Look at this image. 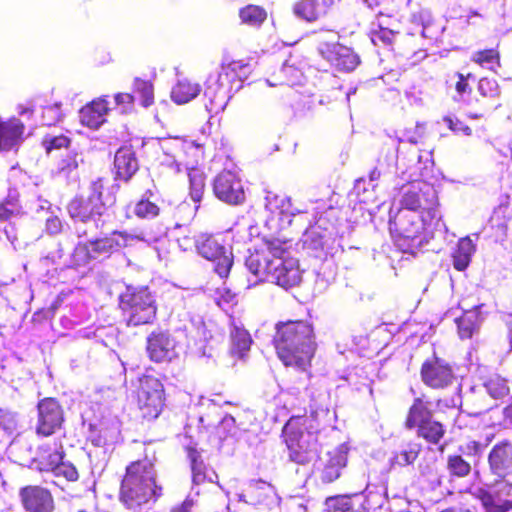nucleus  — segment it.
<instances>
[{
	"label": "nucleus",
	"instance_id": "nucleus-1",
	"mask_svg": "<svg viewBox=\"0 0 512 512\" xmlns=\"http://www.w3.org/2000/svg\"><path fill=\"white\" fill-rule=\"evenodd\" d=\"M156 450L143 444L141 457L129 462L119 487V501L129 511L143 512L163 496Z\"/></svg>",
	"mask_w": 512,
	"mask_h": 512
},
{
	"label": "nucleus",
	"instance_id": "nucleus-2",
	"mask_svg": "<svg viewBox=\"0 0 512 512\" xmlns=\"http://www.w3.org/2000/svg\"><path fill=\"white\" fill-rule=\"evenodd\" d=\"M272 343L277 357L286 367L306 372L317 350L313 324L305 319L278 321Z\"/></svg>",
	"mask_w": 512,
	"mask_h": 512
},
{
	"label": "nucleus",
	"instance_id": "nucleus-3",
	"mask_svg": "<svg viewBox=\"0 0 512 512\" xmlns=\"http://www.w3.org/2000/svg\"><path fill=\"white\" fill-rule=\"evenodd\" d=\"M307 416H291L283 428L288 458L297 465L306 466L316 461L320 454L317 432L319 425L310 424Z\"/></svg>",
	"mask_w": 512,
	"mask_h": 512
},
{
	"label": "nucleus",
	"instance_id": "nucleus-4",
	"mask_svg": "<svg viewBox=\"0 0 512 512\" xmlns=\"http://www.w3.org/2000/svg\"><path fill=\"white\" fill-rule=\"evenodd\" d=\"M118 186L109 184L102 178L93 181L86 195L74 196L67 205L69 216L82 223H87L105 214L117 201Z\"/></svg>",
	"mask_w": 512,
	"mask_h": 512
},
{
	"label": "nucleus",
	"instance_id": "nucleus-5",
	"mask_svg": "<svg viewBox=\"0 0 512 512\" xmlns=\"http://www.w3.org/2000/svg\"><path fill=\"white\" fill-rule=\"evenodd\" d=\"M118 306L129 327L151 325L157 318L156 295L147 285H126L119 294Z\"/></svg>",
	"mask_w": 512,
	"mask_h": 512
},
{
	"label": "nucleus",
	"instance_id": "nucleus-6",
	"mask_svg": "<svg viewBox=\"0 0 512 512\" xmlns=\"http://www.w3.org/2000/svg\"><path fill=\"white\" fill-rule=\"evenodd\" d=\"M438 217L399 209L389 218L388 228L395 244L403 251L409 252L415 241L426 238L436 225Z\"/></svg>",
	"mask_w": 512,
	"mask_h": 512
},
{
	"label": "nucleus",
	"instance_id": "nucleus-7",
	"mask_svg": "<svg viewBox=\"0 0 512 512\" xmlns=\"http://www.w3.org/2000/svg\"><path fill=\"white\" fill-rule=\"evenodd\" d=\"M135 398L142 419L155 420L165 406L164 385L158 377L144 374L138 378Z\"/></svg>",
	"mask_w": 512,
	"mask_h": 512
},
{
	"label": "nucleus",
	"instance_id": "nucleus-8",
	"mask_svg": "<svg viewBox=\"0 0 512 512\" xmlns=\"http://www.w3.org/2000/svg\"><path fill=\"white\" fill-rule=\"evenodd\" d=\"M162 226L151 227L133 234L126 230H114L109 235L91 241L94 254L113 253L130 246L133 242H157L166 235Z\"/></svg>",
	"mask_w": 512,
	"mask_h": 512
},
{
	"label": "nucleus",
	"instance_id": "nucleus-9",
	"mask_svg": "<svg viewBox=\"0 0 512 512\" xmlns=\"http://www.w3.org/2000/svg\"><path fill=\"white\" fill-rule=\"evenodd\" d=\"M403 210L438 217V196L434 186L424 180L409 183L400 200Z\"/></svg>",
	"mask_w": 512,
	"mask_h": 512
},
{
	"label": "nucleus",
	"instance_id": "nucleus-10",
	"mask_svg": "<svg viewBox=\"0 0 512 512\" xmlns=\"http://www.w3.org/2000/svg\"><path fill=\"white\" fill-rule=\"evenodd\" d=\"M250 259L249 270L256 276L270 275L275 279L277 285L288 289L298 285L302 280V272L299 268L298 261L292 257L282 259L274 266L263 262L261 267L258 260Z\"/></svg>",
	"mask_w": 512,
	"mask_h": 512
},
{
	"label": "nucleus",
	"instance_id": "nucleus-11",
	"mask_svg": "<svg viewBox=\"0 0 512 512\" xmlns=\"http://www.w3.org/2000/svg\"><path fill=\"white\" fill-rule=\"evenodd\" d=\"M195 245L202 257L214 263V271L221 278L228 277L233 265V254L218 237L211 234H201L195 240Z\"/></svg>",
	"mask_w": 512,
	"mask_h": 512
},
{
	"label": "nucleus",
	"instance_id": "nucleus-12",
	"mask_svg": "<svg viewBox=\"0 0 512 512\" xmlns=\"http://www.w3.org/2000/svg\"><path fill=\"white\" fill-rule=\"evenodd\" d=\"M420 378L432 390H446L457 380L452 364L436 355L425 359L421 364Z\"/></svg>",
	"mask_w": 512,
	"mask_h": 512
},
{
	"label": "nucleus",
	"instance_id": "nucleus-13",
	"mask_svg": "<svg viewBox=\"0 0 512 512\" xmlns=\"http://www.w3.org/2000/svg\"><path fill=\"white\" fill-rule=\"evenodd\" d=\"M37 435L49 437L62 428L65 421L64 410L54 397H45L37 404Z\"/></svg>",
	"mask_w": 512,
	"mask_h": 512
},
{
	"label": "nucleus",
	"instance_id": "nucleus-14",
	"mask_svg": "<svg viewBox=\"0 0 512 512\" xmlns=\"http://www.w3.org/2000/svg\"><path fill=\"white\" fill-rule=\"evenodd\" d=\"M177 342L168 330L156 329L146 340L149 359L156 363L171 362L177 357Z\"/></svg>",
	"mask_w": 512,
	"mask_h": 512
},
{
	"label": "nucleus",
	"instance_id": "nucleus-15",
	"mask_svg": "<svg viewBox=\"0 0 512 512\" xmlns=\"http://www.w3.org/2000/svg\"><path fill=\"white\" fill-rule=\"evenodd\" d=\"M19 502L25 512H54L52 492L41 485H25L18 491Z\"/></svg>",
	"mask_w": 512,
	"mask_h": 512
},
{
	"label": "nucleus",
	"instance_id": "nucleus-16",
	"mask_svg": "<svg viewBox=\"0 0 512 512\" xmlns=\"http://www.w3.org/2000/svg\"><path fill=\"white\" fill-rule=\"evenodd\" d=\"M215 196L230 205H239L245 200V192L240 178L231 171H222L214 179Z\"/></svg>",
	"mask_w": 512,
	"mask_h": 512
},
{
	"label": "nucleus",
	"instance_id": "nucleus-17",
	"mask_svg": "<svg viewBox=\"0 0 512 512\" xmlns=\"http://www.w3.org/2000/svg\"><path fill=\"white\" fill-rule=\"evenodd\" d=\"M476 498L485 512H510L512 510V483L504 482L494 490L479 488Z\"/></svg>",
	"mask_w": 512,
	"mask_h": 512
},
{
	"label": "nucleus",
	"instance_id": "nucleus-18",
	"mask_svg": "<svg viewBox=\"0 0 512 512\" xmlns=\"http://www.w3.org/2000/svg\"><path fill=\"white\" fill-rule=\"evenodd\" d=\"M253 72V66L249 61L232 60L221 65L218 74V83L228 90L239 89L242 83L249 78Z\"/></svg>",
	"mask_w": 512,
	"mask_h": 512
},
{
	"label": "nucleus",
	"instance_id": "nucleus-19",
	"mask_svg": "<svg viewBox=\"0 0 512 512\" xmlns=\"http://www.w3.org/2000/svg\"><path fill=\"white\" fill-rule=\"evenodd\" d=\"M490 472L504 479L512 475V442L503 440L495 444L488 454Z\"/></svg>",
	"mask_w": 512,
	"mask_h": 512
},
{
	"label": "nucleus",
	"instance_id": "nucleus-20",
	"mask_svg": "<svg viewBox=\"0 0 512 512\" xmlns=\"http://www.w3.org/2000/svg\"><path fill=\"white\" fill-rule=\"evenodd\" d=\"M25 129L24 123L16 117L0 118V151L17 149L24 141Z\"/></svg>",
	"mask_w": 512,
	"mask_h": 512
},
{
	"label": "nucleus",
	"instance_id": "nucleus-21",
	"mask_svg": "<svg viewBox=\"0 0 512 512\" xmlns=\"http://www.w3.org/2000/svg\"><path fill=\"white\" fill-rule=\"evenodd\" d=\"M349 447L341 444L329 451L327 460L320 471V479L323 483H332L341 475V470L347 465Z\"/></svg>",
	"mask_w": 512,
	"mask_h": 512
},
{
	"label": "nucleus",
	"instance_id": "nucleus-22",
	"mask_svg": "<svg viewBox=\"0 0 512 512\" xmlns=\"http://www.w3.org/2000/svg\"><path fill=\"white\" fill-rule=\"evenodd\" d=\"M433 417L432 403L425 393H421L413 398L412 403L407 409L403 425L407 430H413L419 424Z\"/></svg>",
	"mask_w": 512,
	"mask_h": 512
},
{
	"label": "nucleus",
	"instance_id": "nucleus-23",
	"mask_svg": "<svg viewBox=\"0 0 512 512\" xmlns=\"http://www.w3.org/2000/svg\"><path fill=\"white\" fill-rule=\"evenodd\" d=\"M109 110L107 98L98 97L80 109V122L84 126L96 129L105 122Z\"/></svg>",
	"mask_w": 512,
	"mask_h": 512
},
{
	"label": "nucleus",
	"instance_id": "nucleus-24",
	"mask_svg": "<svg viewBox=\"0 0 512 512\" xmlns=\"http://www.w3.org/2000/svg\"><path fill=\"white\" fill-rule=\"evenodd\" d=\"M187 457L190 461L192 471V481L196 485L204 483H215L218 479L216 471L207 466L201 456V453L193 446L186 447Z\"/></svg>",
	"mask_w": 512,
	"mask_h": 512
},
{
	"label": "nucleus",
	"instance_id": "nucleus-25",
	"mask_svg": "<svg viewBox=\"0 0 512 512\" xmlns=\"http://www.w3.org/2000/svg\"><path fill=\"white\" fill-rule=\"evenodd\" d=\"M265 247L260 249V250H256L254 253L250 254L247 259H246V266L249 268V262H250V259L253 258V257H256L255 259L258 260L260 266L261 267L263 265V262H267L270 264V266H274L276 265L277 263H279L280 261H282V259H286L288 258L286 256V254L288 253L286 247H284L286 245V242L285 241H280L278 239H270V240H265Z\"/></svg>",
	"mask_w": 512,
	"mask_h": 512
},
{
	"label": "nucleus",
	"instance_id": "nucleus-26",
	"mask_svg": "<svg viewBox=\"0 0 512 512\" xmlns=\"http://www.w3.org/2000/svg\"><path fill=\"white\" fill-rule=\"evenodd\" d=\"M65 457V450L60 441L45 443L38 448L34 461L41 471L57 469Z\"/></svg>",
	"mask_w": 512,
	"mask_h": 512
},
{
	"label": "nucleus",
	"instance_id": "nucleus-27",
	"mask_svg": "<svg viewBox=\"0 0 512 512\" xmlns=\"http://www.w3.org/2000/svg\"><path fill=\"white\" fill-rule=\"evenodd\" d=\"M115 178L128 182L138 171L139 164L130 147L119 148L114 157Z\"/></svg>",
	"mask_w": 512,
	"mask_h": 512
},
{
	"label": "nucleus",
	"instance_id": "nucleus-28",
	"mask_svg": "<svg viewBox=\"0 0 512 512\" xmlns=\"http://www.w3.org/2000/svg\"><path fill=\"white\" fill-rule=\"evenodd\" d=\"M334 0H300L294 6V12L307 21H315L326 14Z\"/></svg>",
	"mask_w": 512,
	"mask_h": 512
},
{
	"label": "nucleus",
	"instance_id": "nucleus-29",
	"mask_svg": "<svg viewBox=\"0 0 512 512\" xmlns=\"http://www.w3.org/2000/svg\"><path fill=\"white\" fill-rule=\"evenodd\" d=\"M323 512H366V509L355 496L337 495L326 499Z\"/></svg>",
	"mask_w": 512,
	"mask_h": 512
},
{
	"label": "nucleus",
	"instance_id": "nucleus-30",
	"mask_svg": "<svg viewBox=\"0 0 512 512\" xmlns=\"http://www.w3.org/2000/svg\"><path fill=\"white\" fill-rule=\"evenodd\" d=\"M413 430L419 438L431 445H438L446 434L443 423L435 420L434 417L419 424Z\"/></svg>",
	"mask_w": 512,
	"mask_h": 512
},
{
	"label": "nucleus",
	"instance_id": "nucleus-31",
	"mask_svg": "<svg viewBox=\"0 0 512 512\" xmlns=\"http://www.w3.org/2000/svg\"><path fill=\"white\" fill-rule=\"evenodd\" d=\"M474 252L475 245L468 236L459 239L452 252L453 267L458 271H464L469 266Z\"/></svg>",
	"mask_w": 512,
	"mask_h": 512
},
{
	"label": "nucleus",
	"instance_id": "nucleus-32",
	"mask_svg": "<svg viewBox=\"0 0 512 512\" xmlns=\"http://www.w3.org/2000/svg\"><path fill=\"white\" fill-rule=\"evenodd\" d=\"M230 353L238 358H243L250 350L252 338L248 330L234 325L230 332Z\"/></svg>",
	"mask_w": 512,
	"mask_h": 512
},
{
	"label": "nucleus",
	"instance_id": "nucleus-33",
	"mask_svg": "<svg viewBox=\"0 0 512 512\" xmlns=\"http://www.w3.org/2000/svg\"><path fill=\"white\" fill-rule=\"evenodd\" d=\"M201 86L187 79L179 80L171 91V98L177 104H186L196 98Z\"/></svg>",
	"mask_w": 512,
	"mask_h": 512
},
{
	"label": "nucleus",
	"instance_id": "nucleus-34",
	"mask_svg": "<svg viewBox=\"0 0 512 512\" xmlns=\"http://www.w3.org/2000/svg\"><path fill=\"white\" fill-rule=\"evenodd\" d=\"M152 195L153 192L147 190L145 196L136 201L133 212L138 219H154L160 215L161 208L150 200Z\"/></svg>",
	"mask_w": 512,
	"mask_h": 512
},
{
	"label": "nucleus",
	"instance_id": "nucleus-35",
	"mask_svg": "<svg viewBox=\"0 0 512 512\" xmlns=\"http://www.w3.org/2000/svg\"><path fill=\"white\" fill-rule=\"evenodd\" d=\"M189 194L196 203L200 202L205 192V174L198 167H192L188 171Z\"/></svg>",
	"mask_w": 512,
	"mask_h": 512
},
{
	"label": "nucleus",
	"instance_id": "nucleus-36",
	"mask_svg": "<svg viewBox=\"0 0 512 512\" xmlns=\"http://www.w3.org/2000/svg\"><path fill=\"white\" fill-rule=\"evenodd\" d=\"M471 61L492 70L500 66V51L498 47L475 51L471 56Z\"/></svg>",
	"mask_w": 512,
	"mask_h": 512
},
{
	"label": "nucleus",
	"instance_id": "nucleus-37",
	"mask_svg": "<svg viewBox=\"0 0 512 512\" xmlns=\"http://www.w3.org/2000/svg\"><path fill=\"white\" fill-rule=\"evenodd\" d=\"M96 256L97 254L92 251L91 241L79 242L71 254V266L74 268L84 267Z\"/></svg>",
	"mask_w": 512,
	"mask_h": 512
},
{
	"label": "nucleus",
	"instance_id": "nucleus-38",
	"mask_svg": "<svg viewBox=\"0 0 512 512\" xmlns=\"http://www.w3.org/2000/svg\"><path fill=\"white\" fill-rule=\"evenodd\" d=\"M399 31L392 28L384 27L381 24L376 29H372L369 33L371 42L375 46L391 47L395 41Z\"/></svg>",
	"mask_w": 512,
	"mask_h": 512
},
{
	"label": "nucleus",
	"instance_id": "nucleus-39",
	"mask_svg": "<svg viewBox=\"0 0 512 512\" xmlns=\"http://www.w3.org/2000/svg\"><path fill=\"white\" fill-rule=\"evenodd\" d=\"M487 393L494 399H503L510 393L508 380L500 375H492L484 383Z\"/></svg>",
	"mask_w": 512,
	"mask_h": 512
},
{
	"label": "nucleus",
	"instance_id": "nucleus-40",
	"mask_svg": "<svg viewBox=\"0 0 512 512\" xmlns=\"http://www.w3.org/2000/svg\"><path fill=\"white\" fill-rule=\"evenodd\" d=\"M339 49V55L334 61L333 66L340 71L354 70L360 63L359 56L352 49L344 45Z\"/></svg>",
	"mask_w": 512,
	"mask_h": 512
},
{
	"label": "nucleus",
	"instance_id": "nucleus-41",
	"mask_svg": "<svg viewBox=\"0 0 512 512\" xmlns=\"http://www.w3.org/2000/svg\"><path fill=\"white\" fill-rule=\"evenodd\" d=\"M447 469L451 476L465 478L471 473L472 467L462 455L452 454L447 457Z\"/></svg>",
	"mask_w": 512,
	"mask_h": 512
},
{
	"label": "nucleus",
	"instance_id": "nucleus-42",
	"mask_svg": "<svg viewBox=\"0 0 512 512\" xmlns=\"http://www.w3.org/2000/svg\"><path fill=\"white\" fill-rule=\"evenodd\" d=\"M133 91L140 96L143 107H149L154 103V86L150 80L136 77L133 81Z\"/></svg>",
	"mask_w": 512,
	"mask_h": 512
},
{
	"label": "nucleus",
	"instance_id": "nucleus-43",
	"mask_svg": "<svg viewBox=\"0 0 512 512\" xmlns=\"http://www.w3.org/2000/svg\"><path fill=\"white\" fill-rule=\"evenodd\" d=\"M239 17L244 24L257 26L266 20V11L257 5H247L240 9Z\"/></svg>",
	"mask_w": 512,
	"mask_h": 512
},
{
	"label": "nucleus",
	"instance_id": "nucleus-44",
	"mask_svg": "<svg viewBox=\"0 0 512 512\" xmlns=\"http://www.w3.org/2000/svg\"><path fill=\"white\" fill-rule=\"evenodd\" d=\"M71 143V139L64 134H46L41 140V145L47 154H50L53 151H59L61 149H69Z\"/></svg>",
	"mask_w": 512,
	"mask_h": 512
},
{
	"label": "nucleus",
	"instance_id": "nucleus-45",
	"mask_svg": "<svg viewBox=\"0 0 512 512\" xmlns=\"http://www.w3.org/2000/svg\"><path fill=\"white\" fill-rule=\"evenodd\" d=\"M63 118L62 103L55 102L42 107L41 110V125L54 126Z\"/></svg>",
	"mask_w": 512,
	"mask_h": 512
},
{
	"label": "nucleus",
	"instance_id": "nucleus-46",
	"mask_svg": "<svg viewBox=\"0 0 512 512\" xmlns=\"http://www.w3.org/2000/svg\"><path fill=\"white\" fill-rule=\"evenodd\" d=\"M22 213L17 197L8 196L0 202V222L9 221Z\"/></svg>",
	"mask_w": 512,
	"mask_h": 512
},
{
	"label": "nucleus",
	"instance_id": "nucleus-47",
	"mask_svg": "<svg viewBox=\"0 0 512 512\" xmlns=\"http://www.w3.org/2000/svg\"><path fill=\"white\" fill-rule=\"evenodd\" d=\"M170 215L175 228L183 226L192 217L190 204L185 201L178 202L171 208Z\"/></svg>",
	"mask_w": 512,
	"mask_h": 512
},
{
	"label": "nucleus",
	"instance_id": "nucleus-48",
	"mask_svg": "<svg viewBox=\"0 0 512 512\" xmlns=\"http://www.w3.org/2000/svg\"><path fill=\"white\" fill-rule=\"evenodd\" d=\"M79 155L77 152H70L59 159L56 163L55 172L59 175L69 176L79 167Z\"/></svg>",
	"mask_w": 512,
	"mask_h": 512
},
{
	"label": "nucleus",
	"instance_id": "nucleus-49",
	"mask_svg": "<svg viewBox=\"0 0 512 512\" xmlns=\"http://www.w3.org/2000/svg\"><path fill=\"white\" fill-rule=\"evenodd\" d=\"M421 445L410 442L405 449L395 454V461L400 466L413 464L419 456Z\"/></svg>",
	"mask_w": 512,
	"mask_h": 512
},
{
	"label": "nucleus",
	"instance_id": "nucleus-50",
	"mask_svg": "<svg viewBox=\"0 0 512 512\" xmlns=\"http://www.w3.org/2000/svg\"><path fill=\"white\" fill-rule=\"evenodd\" d=\"M267 207L274 213L276 209L279 210L281 216H292L294 211L292 208L291 200L285 196L274 195L273 197L267 198Z\"/></svg>",
	"mask_w": 512,
	"mask_h": 512
},
{
	"label": "nucleus",
	"instance_id": "nucleus-51",
	"mask_svg": "<svg viewBox=\"0 0 512 512\" xmlns=\"http://www.w3.org/2000/svg\"><path fill=\"white\" fill-rule=\"evenodd\" d=\"M343 45L338 43L337 41H326V40H320L318 44V51L321 54V56L326 59L328 62L333 65L334 61L337 59V56L339 55L340 49Z\"/></svg>",
	"mask_w": 512,
	"mask_h": 512
},
{
	"label": "nucleus",
	"instance_id": "nucleus-52",
	"mask_svg": "<svg viewBox=\"0 0 512 512\" xmlns=\"http://www.w3.org/2000/svg\"><path fill=\"white\" fill-rule=\"evenodd\" d=\"M343 45L338 43L337 41H326V40H320L318 44V51L321 54V56L326 59L328 62L333 65L334 61L337 59V56L339 55L340 49Z\"/></svg>",
	"mask_w": 512,
	"mask_h": 512
},
{
	"label": "nucleus",
	"instance_id": "nucleus-53",
	"mask_svg": "<svg viewBox=\"0 0 512 512\" xmlns=\"http://www.w3.org/2000/svg\"><path fill=\"white\" fill-rule=\"evenodd\" d=\"M448 129L457 135L471 136L472 129L461 119L454 115H446L442 118Z\"/></svg>",
	"mask_w": 512,
	"mask_h": 512
},
{
	"label": "nucleus",
	"instance_id": "nucleus-54",
	"mask_svg": "<svg viewBox=\"0 0 512 512\" xmlns=\"http://www.w3.org/2000/svg\"><path fill=\"white\" fill-rule=\"evenodd\" d=\"M478 91L483 97L493 98L498 95V84L495 79L483 77L478 82Z\"/></svg>",
	"mask_w": 512,
	"mask_h": 512
},
{
	"label": "nucleus",
	"instance_id": "nucleus-55",
	"mask_svg": "<svg viewBox=\"0 0 512 512\" xmlns=\"http://www.w3.org/2000/svg\"><path fill=\"white\" fill-rule=\"evenodd\" d=\"M51 471L54 472L56 476H63L68 481H76L79 477L76 467L71 463L63 462V460L61 464L57 466V469H52Z\"/></svg>",
	"mask_w": 512,
	"mask_h": 512
},
{
	"label": "nucleus",
	"instance_id": "nucleus-56",
	"mask_svg": "<svg viewBox=\"0 0 512 512\" xmlns=\"http://www.w3.org/2000/svg\"><path fill=\"white\" fill-rule=\"evenodd\" d=\"M456 323L458 328V334L461 339H468L472 337L475 330V325L470 318L466 316H461L456 320Z\"/></svg>",
	"mask_w": 512,
	"mask_h": 512
},
{
	"label": "nucleus",
	"instance_id": "nucleus-57",
	"mask_svg": "<svg viewBox=\"0 0 512 512\" xmlns=\"http://www.w3.org/2000/svg\"><path fill=\"white\" fill-rule=\"evenodd\" d=\"M484 447L485 445L479 441L470 440L464 445H460L458 450L467 457H479L482 454Z\"/></svg>",
	"mask_w": 512,
	"mask_h": 512
},
{
	"label": "nucleus",
	"instance_id": "nucleus-58",
	"mask_svg": "<svg viewBox=\"0 0 512 512\" xmlns=\"http://www.w3.org/2000/svg\"><path fill=\"white\" fill-rule=\"evenodd\" d=\"M114 100L117 106H120L123 111H127L133 106L135 98L131 93H116Z\"/></svg>",
	"mask_w": 512,
	"mask_h": 512
},
{
	"label": "nucleus",
	"instance_id": "nucleus-59",
	"mask_svg": "<svg viewBox=\"0 0 512 512\" xmlns=\"http://www.w3.org/2000/svg\"><path fill=\"white\" fill-rule=\"evenodd\" d=\"M63 228L62 221L58 216H51L47 218L45 223V229L50 235H57L61 233Z\"/></svg>",
	"mask_w": 512,
	"mask_h": 512
},
{
	"label": "nucleus",
	"instance_id": "nucleus-60",
	"mask_svg": "<svg viewBox=\"0 0 512 512\" xmlns=\"http://www.w3.org/2000/svg\"><path fill=\"white\" fill-rule=\"evenodd\" d=\"M471 76L470 73L467 76H464L462 73H456V77L458 78L455 84V90L459 95H463L469 92L471 89L468 84V78Z\"/></svg>",
	"mask_w": 512,
	"mask_h": 512
},
{
	"label": "nucleus",
	"instance_id": "nucleus-61",
	"mask_svg": "<svg viewBox=\"0 0 512 512\" xmlns=\"http://www.w3.org/2000/svg\"><path fill=\"white\" fill-rule=\"evenodd\" d=\"M506 337L508 339L510 350H512V315H509L505 320Z\"/></svg>",
	"mask_w": 512,
	"mask_h": 512
},
{
	"label": "nucleus",
	"instance_id": "nucleus-62",
	"mask_svg": "<svg viewBox=\"0 0 512 512\" xmlns=\"http://www.w3.org/2000/svg\"><path fill=\"white\" fill-rule=\"evenodd\" d=\"M193 505L194 502L192 499H185L179 507V512H191Z\"/></svg>",
	"mask_w": 512,
	"mask_h": 512
},
{
	"label": "nucleus",
	"instance_id": "nucleus-63",
	"mask_svg": "<svg viewBox=\"0 0 512 512\" xmlns=\"http://www.w3.org/2000/svg\"><path fill=\"white\" fill-rule=\"evenodd\" d=\"M503 417L505 420L512 422V398L507 406L503 409Z\"/></svg>",
	"mask_w": 512,
	"mask_h": 512
},
{
	"label": "nucleus",
	"instance_id": "nucleus-64",
	"mask_svg": "<svg viewBox=\"0 0 512 512\" xmlns=\"http://www.w3.org/2000/svg\"><path fill=\"white\" fill-rule=\"evenodd\" d=\"M259 484H262V485H268L267 482L259 479V480H252L249 484V487L250 488H257Z\"/></svg>",
	"mask_w": 512,
	"mask_h": 512
}]
</instances>
